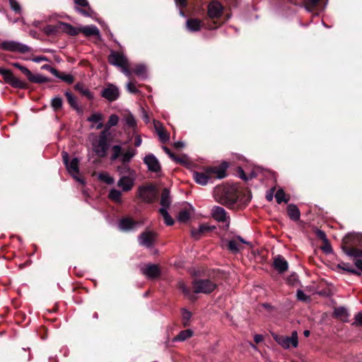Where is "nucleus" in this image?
I'll return each mask as SVG.
<instances>
[{"label": "nucleus", "instance_id": "f257e3e1", "mask_svg": "<svg viewBox=\"0 0 362 362\" xmlns=\"http://www.w3.org/2000/svg\"><path fill=\"white\" fill-rule=\"evenodd\" d=\"M92 148L95 154L100 158H104L106 156L108 144L105 131L101 132L98 137L93 141Z\"/></svg>", "mask_w": 362, "mask_h": 362}, {"label": "nucleus", "instance_id": "f03ea898", "mask_svg": "<svg viewBox=\"0 0 362 362\" xmlns=\"http://www.w3.org/2000/svg\"><path fill=\"white\" fill-rule=\"evenodd\" d=\"M272 337L279 345L285 349H288L291 347L296 348L298 345V333L296 331H293L291 337L272 334Z\"/></svg>", "mask_w": 362, "mask_h": 362}, {"label": "nucleus", "instance_id": "7ed1b4c3", "mask_svg": "<svg viewBox=\"0 0 362 362\" xmlns=\"http://www.w3.org/2000/svg\"><path fill=\"white\" fill-rule=\"evenodd\" d=\"M62 159L68 172L76 179L78 182L83 184L84 182L81 179L78 175L79 173L78 163L79 160L77 158H74L69 161V156L67 152L62 151Z\"/></svg>", "mask_w": 362, "mask_h": 362}, {"label": "nucleus", "instance_id": "20e7f679", "mask_svg": "<svg viewBox=\"0 0 362 362\" xmlns=\"http://www.w3.org/2000/svg\"><path fill=\"white\" fill-rule=\"evenodd\" d=\"M216 283L209 279H196L192 282L194 293H210L216 289Z\"/></svg>", "mask_w": 362, "mask_h": 362}, {"label": "nucleus", "instance_id": "39448f33", "mask_svg": "<svg viewBox=\"0 0 362 362\" xmlns=\"http://www.w3.org/2000/svg\"><path fill=\"white\" fill-rule=\"evenodd\" d=\"M1 48L5 51L18 52L21 54L28 53L31 48L26 45L13 40H6L1 43Z\"/></svg>", "mask_w": 362, "mask_h": 362}, {"label": "nucleus", "instance_id": "423d86ee", "mask_svg": "<svg viewBox=\"0 0 362 362\" xmlns=\"http://www.w3.org/2000/svg\"><path fill=\"white\" fill-rule=\"evenodd\" d=\"M223 197L218 202L228 207H233L238 199V195L235 189L233 187L223 189Z\"/></svg>", "mask_w": 362, "mask_h": 362}, {"label": "nucleus", "instance_id": "0eeeda50", "mask_svg": "<svg viewBox=\"0 0 362 362\" xmlns=\"http://www.w3.org/2000/svg\"><path fill=\"white\" fill-rule=\"evenodd\" d=\"M138 197L145 202H152L156 197V191L153 185L140 186L138 189Z\"/></svg>", "mask_w": 362, "mask_h": 362}, {"label": "nucleus", "instance_id": "6e6552de", "mask_svg": "<svg viewBox=\"0 0 362 362\" xmlns=\"http://www.w3.org/2000/svg\"><path fill=\"white\" fill-rule=\"evenodd\" d=\"M108 62L110 64L119 69L129 62L127 58L122 52L113 50L110 52L108 56Z\"/></svg>", "mask_w": 362, "mask_h": 362}, {"label": "nucleus", "instance_id": "1a4fd4ad", "mask_svg": "<svg viewBox=\"0 0 362 362\" xmlns=\"http://www.w3.org/2000/svg\"><path fill=\"white\" fill-rule=\"evenodd\" d=\"M136 176H126L124 175L118 180L117 185L124 192L131 191L135 184Z\"/></svg>", "mask_w": 362, "mask_h": 362}, {"label": "nucleus", "instance_id": "9d476101", "mask_svg": "<svg viewBox=\"0 0 362 362\" xmlns=\"http://www.w3.org/2000/svg\"><path fill=\"white\" fill-rule=\"evenodd\" d=\"M228 167V164L226 162H223L220 166L206 168L207 173L209 175L211 179L214 177L222 179L226 176V169Z\"/></svg>", "mask_w": 362, "mask_h": 362}, {"label": "nucleus", "instance_id": "9b49d317", "mask_svg": "<svg viewBox=\"0 0 362 362\" xmlns=\"http://www.w3.org/2000/svg\"><path fill=\"white\" fill-rule=\"evenodd\" d=\"M102 96L110 102L116 100L119 97V88L113 85L108 84L102 92Z\"/></svg>", "mask_w": 362, "mask_h": 362}, {"label": "nucleus", "instance_id": "f8f14e48", "mask_svg": "<svg viewBox=\"0 0 362 362\" xmlns=\"http://www.w3.org/2000/svg\"><path fill=\"white\" fill-rule=\"evenodd\" d=\"M212 217L218 222L226 223L227 227L229 226V216L226 210L218 206H215L211 209Z\"/></svg>", "mask_w": 362, "mask_h": 362}, {"label": "nucleus", "instance_id": "ddd939ff", "mask_svg": "<svg viewBox=\"0 0 362 362\" xmlns=\"http://www.w3.org/2000/svg\"><path fill=\"white\" fill-rule=\"evenodd\" d=\"M144 163L147 165L148 170L153 173H158L160 170V165L158 160L153 154H148L144 158Z\"/></svg>", "mask_w": 362, "mask_h": 362}, {"label": "nucleus", "instance_id": "4468645a", "mask_svg": "<svg viewBox=\"0 0 362 362\" xmlns=\"http://www.w3.org/2000/svg\"><path fill=\"white\" fill-rule=\"evenodd\" d=\"M141 272L148 279H156L160 274V270L158 265L153 264H147L141 268Z\"/></svg>", "mask_w": 362, "mask_h": 362}, {"label": "nucleus", "instance_id": "2eb2a0df", "mask_svg": "<svg viewBox=\"0 0 362 362\" xmlns=\"http://www.w3.org/2000/svg\"><path fill=\"white\" fill-rule=\"evenodd\" d=\"M242 244H249V243L245 241L240 236H238L227 241L228 249L233 253H237L242 250Z\"/></svg>", "mask_w": 362, "mask_h": 362}, {"label": "nucleus", "instance_id": "dca6fc26", "mask_svg": "<svg viewBox=\"0 0 362 362\" xmlns=\"http://www.w3.org/2000/svg\"><path fill=\"white\" fill-rule=\"evenodd\" d=\"M156 235L151 231H146L141 233L139 237V243L141 245L151 247L155 241Z\"/></svg>", "mask_w": 362, "mask_h": 362}, {"label": "nucleus", "instance_id": "f3484780", "mask_svg": "<svg viewBox=\"0 0 362 362\" xmlns=\"http://www.w3.org/2000/svg\"><path fill=\"white\" fill-rule=\"evenodd\" d=\"M223 6L216 1L211 2L208 6V16L211 18H218L221 16Z\"/></svg>", "mask_w": 362, "mask_h": 362}, {"label": "nucleus", "instance_id": "a211bd4d", "mask_svg": "<svg viewBox=\"0 0 362 362\" xmlns=\"http://www.w3.org/2000/svg\"><path fill=\"white\" fill-rule=\"evenodd\" d=\"M103 115L100 112H94L87 118V121L92 123L90 127L100 129L103 127Z\"/></svg>", "mask_w": 362, "mask_h": 362}, {"label": "nucleus", "instance_id": "6ab92c4d", "mask_svg": "<svg viewBox=\"0 0 362 362\" xmlns=\"http://www.w3.org/2000/svg\"><path fill=\"white\" fill-rule=\"evenodd\" d=\"M215 229L214 226H210L207 224H201L197 228H192L191 230L192 236L197 240L205 233Z\"/></svg>", "mask_w": 362, "mask_h": 362}, {"label": "nucleus", "instance_id": "aec40b11", "mask_svg": "<svg viewBox=\"0 0 362 362\" xmlns=\"http://www.w3.org/2000/svg\"><path fill=\"white\" fill-rule=\"evenodd\" d=\"M192 177L194 181L201 185H206L211 180L209 175L207 173V169L204 172H193Z\"/></svg>", "mask_w": 362, "mask_h": 362}, {"label": "nucleus", "instance_id": "412c9836", "mask_svg": "<svg viewBox=\"0 0 362 362\" xmlns=\"http://www.w3.org/2000/svg\"><path fill=\"white\" fill-rule=\"evenodd\" d=\"M274 269L279 273H284L287 271L288 268V264L287 261L282 256H277L274 260Z\"/></svg>", "mask_w": 362, "mask_h": 362}, {"label": "nucleus", "instance_id": "4be33fe9", "mask_svg": "<svg viewBox=\"0 0 362 362\" xmlns=\"http://www.w3.org/2000/svg\"><path fill=\"white\" fill-rule=\"evenodd\" d=\"M61 33H66L71 36H76L80 33V27H74L72 25L59 21Z\"/></svg>", "mask_w": 362, "mask_h": 362}, {"label": "nucleus", "instance_id": "5701e85b", "mask_svg": "<svg viewBox=\"0 0 362 362\" xmlns=\"http://www.w3.org/2000/svg\"><path fill=\"white\" fill-rule=\"evenodd\" d=\"M80 33H82L86 37L93 35L100 37L99 29L93 25L80 27Z\"/></svg>", "mask_w": 362, "mask_h": 362}, {"label": "nucleus", "instance_id": "b1692460", "mask_svg": "<svg viewBox=\"0 0 362 362\" xmlns=\"http://www.w3.org/2000/svg\"><path fill=\"white\" fill-rule=\"evenodd\" d=\"M154 127L160 141L163 143L167 142L170 139V135L163 125L159 122H154Z\"/></svg>", "mask_w": 362, "mask_h": 362}, {"label": "nucleus", "instance_id": "393cba45", "mask_svg": "<svg viewBox=\"0 0 362 362\" xmlns=\"http://www.w3.org/2000/svg\"><path fill=\"white\" fill-rule=\"evenodd\" d=\"M333 315L334 317L343 322H348L349 317V313L347 309L344 307L335 308Z\"/></svg>", "mask_w": 362, "mask_h": 362}, {"label": "nucleus", "instance_id": "a878e982", "mask_svg": "<svg viewBox=\"0 0 362 362\" xmlns=\"http://www.w3.org/2000/svg\"><path fill=\"white\" fill-rule=\"evenodd\" d=\"M186 26L189 31L197 32L201 29L202 26V22L197 18H190L187 21Z\"/></svg>", "mask_w": 362, "mask_h": 362}, {"label": "nucleus", "instance_id": "bb28decb", "mask_svg": "<svg viewBox=\"0 0 362 362\" xmlns=\"http://www.w3.org/2000/svg\"><path fill=\"white\" fill-rule=\"evenodd\" d=\"M122 191L115 188H112L110 190L108 194V198L112 202L117 204L122 203Z\"/></svg>", "mask_w": 362, "mask_h": 362}, {"label": "nucleus", "instance_id": "cd10ccee", "mask_svg": "<svg viewBox=\"0 0 362 362\" xmlns=\"http://www.w3.org/2000/svg\"><path fill=\"white\" fill-rule=\"evenodd\" d=\"M171 204V199L170 197V191L168 189L165 188L162 191L160 197V205L161 208H165L168 209Z\"/></svg>", "mask_w": 362, "mask_h": 362}, {"label": "nucleus", "instance_id": "c85d7f7f", "mask_svg": "<svg viewBox=\"0 0 362 362\" xmlns=\"http://www.w3.org/2000/svg\"><path fill=\"white\" fill-rule=\"evenodd\" d=\"M287 212L289 218L294 221H297L299 220L300 214L298 208L294 204H289L287 207Z\"/></svg>", "mask_w": 362, "mask_h": 362}, {"label": "nucleus", "instance_id": "c756f323", "mask_svg": "<svg viewBox=\"0 0 362 362\" xmlns=\"http://www.w3.org/2000/svg\"><path fill=\"white\" fill-rule=\"evenodd\" d=\"M136 225V222L129 218H123L119 223V227L122 230H129L134 228Z\"/></svg>", "mask_w": 362, "mask_h": 362}, {"label": "nucleus", "instance_id": "7c9ffc66", "mask_svg": "<svg viewBox=\"0 0 362 362\" xmlns=\"http://www.w3.org/2000/svg\"><path fill=\"white\" fill-rule=\"evenodd\" d=\"M42 30L47 35H57L61 33L59 21L55 25H47Z\"/></svg>", "mask_w": 362, "mask_h": 362}, {"label": "nucleus", "instance_id": "2f4dec72", "mask_svg": "<svg viewBox=\"0 0 362 362\" xmlns=\"http://www.w3.org/2000/svg\"><path fill=\"white\" fill-rule=\"evenodd\" d=\"M117 171L121 176L126 175V176H136V172L132 169L127 163H123L122 165L117 167Z\"/></svg>", "mask_w": 362, "mask_h": 362}, {"label": "nucleus", "instance_id": "473e14b6", "mask_svg": "<svg viewBox=\"0 0 362 362\" xmlns=\"http://www.w3.org/2000/svg\"><path fill=\"white\" fill-rule=\"evenodd\" d=\"M136 151L133 148L127 149L124 153L121 154L120 160L122 163H128L132 159V158L136 155Z\"/></svg>", "mask_w": 362, "mask_h": 362}, {"label": "nucleus", "instance_id": "72a5a7b5", "mask_svg": "<svg viewBox=\"0 0 362 362\" xmlns=\"http://www.w3.org/2000/svg\"><path fill=\"white\" fill-rule=\"evenodd\" d=\"M178 287L187 298L192 300H194L196 299L194 294V293L191 292L190 289L185 285L183 281L179 282Z\"/></svg>", "mask_w": 362, "mask_h": 362}, {"label": "nucleus", "instance_id": "f704fd0d", "mask_svg": "<svg viewBox=\"0 0 362 362\" xmlns=\"http://www.w3.org/2000/svg\"><path fill=\"white\" fill-rule=\"evenodd\" d=\"M160 215L163 216L165 223L167 226H172L174 223V221L172 217L169 215L168 210L165 208H160L159 209Z\"/></svg>", "mask_w": 362, "mask_h": 362}, {"label": "nucleus", "instance_id": "c9c22d12", "mask_svg": "<svg viewBox=\"0 0 362 362\" xmlns=\"http://www.w3.org/2000/svg\"><path fill=\"white\" fill-rule=\"evenodd\" d=\"M119 117L116 115H111L109 117L107 122L105 124V130L106 132L114 126H116L118 124Z\"/></svg>", "mask_w": 362, "mask_h": 362}, {"label": "nucleus", "instance_id": "e433bc0d", "mask_svg": "<svg viewBox=\"0 0 362 362\" xmlns=\"http://www.w3.org/2000/svg\"><path fill=\"white\" fill-rule=\"evenodd\" d=\"M192 336V331L190 329H185L182 332H180L175 337V341H185L187 339L191 337Z\"/></svg>", "mask_w": 362, "mask_h": 362}, {"label": "nucleus", "instance_id": "4c0bfd02", "mask_svg": "<svg viewBox=\"0 0 362 362\" xmlns=\"http://www.w3.org/2000/svg\"><path fill=\"white\" fill-rule=\"evenodd\" d=\"M28 79L31 82L38 83H45V82L49 81V79L47 77H45L41 74L34 75L32 73H31V76H28Z\"/></svg>", "mask_w": 362, "mask_h": 362}, {"label": "nucleus", "instance_id": "58836bf2", "mask_svg": "<svg viewBox=\"0 0 362 362\" xmlns=\"http://www.w3.org/2000/svg\"><path fill=\"white\" fill-rule=\"evenodd\" d=\"M163 149L166 154L169 156V157L174 161L178 163H184L186 158H179L176 156L173 153H172L170 149L166 146H163Z\"/></svg>", "mask_w": 362, "mask_h": 362}, {"label": "nucleus", "instance_id": "ea45409f", "mask_svg": "<svg viewBox=\"0 0 362 362\" xmlns=\"http://www.w3.org/2000/svg\"><path fill=\"white\" fill-rule=\"evenodd\" d=\"M98 179L106 184L112 185L114 183V178L110 175L107 173H101L98 175Z\"/></svg>", "mask_w": 362, "mask_h": 362}, {"label": "nucleus", "instance_id": "a19ab883", "mask_svg": "<svg viewBox=\"0 0 362 362\" xmlns=\"http://www.w3.org/2000/svg\"><path fill=\"white\" fill-rule=\"evenodd\" d=\"M0 74L4 77L5 81L8 83H9L15 76L10 70L5 69H0Z\"/></svg>", "mask_w": 362, "mask_h": 362}, {"label": "nucleus", "instance_id": "79ce46f5", "mask_svg": "<svg viewBox=\"0 0 362 362\" xmlns=\"http://www.w3.org/2000/svg\"><path fill=\"white\" fill-rule=\"evenodd\" d=\"M338 267L351 274L360 275V273L352 267H351L348 263L341 262L338 264Z\"/></svg>", "mask_w": 362, "mask_h": 362}, {"label": "nucleus", "instance_id": "37998d69", "mask_svg": "<svg viewBox=\"0 0 362 362\" xmlns=\"http://www.w3.org/2000/svg\"><path fill=\"white\" fill-rule=\"evenodd\" d=\"M133 72L139 76L145 77L146 74V66L142 64H138L133 69Z\"/></svg>", "mask_w": 362, "mask_h": 362}, {"label": "nucleus", "instance_id": "c03bdc74", "mask_svg": "<svg viewBox=\"0 0 362 362\" xmlns=\"http://www.w3.org/2000/svg\"><path fill=\"white\" fill-rule=\"evenodd\" d=\"M112 153L111 157H110L112 160H115L119 156L121 157L122 148H121L120 146H119V145L113 146L112 147Z\"/></svg>", "mask_w": 362, "mask_h": 362}, {"label": "nucleus", "instance_id": "a18cd8bd", "mask_svg": "<svg viewBox=\"0 0 362 362\" xmlns=\"http://www.w3.org/2000/svg\"><path fill=\"white\" fill-rule=\"evenodd\" d=\"M285 197V192L281 189H278L275 194V198L278 204H280L282 202L287 203L288 199H286Z\"/></svg>", "mask_w": 362, "mask_h": 362}, {"label": "nucleus", "instance_id": "49530a36", "mask_svg": "<svg viewBox=\"0 0 362 362\" xmlns=\"http://www.w3.org/2000/svg\"><path fill=\"white\" fill-rule=\"evenodd\" d=\"M346 255L354 257H362V249L351 248L346 252Z\"/></svg>", "mask_w": 362, "mask_h": 362}, {"label": "nucleus", "instance_id": "de8ad7c7", "mask_svg": "<svg viewBox=\"0 0 362 362\" xmlns=\"http://www.w3.org/2000/svg\"><path fill=\"white\" fill-rule=\"evenodd\" d=\"M190 216H191V212L189 211V210H187V209L182 210L179 213L178 220L181 222H186L189 218Z\"/></svg>", "mask_w": 362, "mask_h": 362}, {"label": "nucleus", "instance_id": "09e8293b", "mask_svg": "<svg viewBox=\"0 0 362 362\" xmlns=\"http://www.w3.org/2000/svg\"><path fill=\"white\" fill-rule=\"evenodd\" d=\"M14 88H23L25 87V83L21 81L17 77L14 76L11 81L9 83Z\"/></svg>", "mask_w": 362, "mask_h": 362}, {"label": "nucleus", "instance_id": "8fccbe9b", "mask_svg": "<svg viewBox=\"0 0 362 362\" xmlns=\"http://www.w3.org/2000/svg\"><path fill=\"white\" fill-rule=\"evenodd\" d=\"M55 76L69 84L72 83L74 81V76L71 74H60L58 72V75Z\"/></svg>", "mask_w": 362, "mask_h": 362}, {"label": "nucleus", "instance_id": "3c124183", "mask_svg": "<svg viewBox=\"0 0 362 362\" xmlns=\"http://www.w3.org/2000/svg\"><path fill=\"white\" fill-rule=\"evenodd\" d=\"M76 88L77 90H78L83 95H86L88 98H89V99L93 98V95L90 92V90L86 88H83L81 85L76 84Z\"/></svg>", "mask_w": 362, "mask_h": 362}, {"label": "nucleus", "instance_id": "603ef678", "mask_svg": "<svg viewBox=\"0 0 362 362\" xmlns=\"http://www.w3.org/2000/svg\"><path fill=\"white\" fill-rule=\"evenodd\" d=\"M65 95L70 105L74 108H76L77 102L76 98L70 92H66Z\"/></svg>", "mask_w": 362, "mask_h": 362}, {"label": "nucleus", "instance_id": "864d4df0", "mask_svg": "<svg viewBox=\"0 0 362 362\" xmlns=\"http://www.w3.org/2000/svg\"><path fill=\"white\" fill-rule=\"evenodd\" d=\"M13 66L18 69L24 75L27 76V78L31 76V71L25 66H23L18 63H13Z\"/></svg>", "mask_w": 362, "mask_h": 362}, {"label": "nucleus", "instance_id": "5fc2aeb1", "mask_svg": "<svg viewBox=\"0 0 362 362\" xmlns=\"http://www.w3.org/2000/svg\"><path fill=\"white\" fill-rule=\"evenodd\" d=\"M320 1V0H306L305 2V6L308 11H311Z\"/></svg>", "mask_w": 362, "mask_h": 362}, {"label": "nucleus", "instance_id": "6e6d98bb", "mask_svg": "<svg viewBox=\"0 0 362 362\" xmlns=\"http://www.w3.org/2000/svg\"><path fill=\"white\" fill-rule=\"evenodd\" d=\"M62 105V100L59 97H55L52 100V106L54 110L59 109Z\"/></svg>", "mask_w": 362, "mask_h": 362}, {"label": "nucleus", "instance_id": "4d7b16f0", "mask_svg": "<svg viewBox=\"0 0 362 362\" xmlns=\"http://www.w3.org/2000/svg\"><path fill=\"white\" fill-rule=\"evenodd\" d=\"M127 90L131 93H138V89L136 86V83L133 81H129L127 84Z\"/></svg>", "mask_w": 362, "mask_h": 362}, {"label": "nucleus", "instance_id": "13d9d810", "mask_svg": "<svg viewBox=\"0 0 362 362\" xmlns=\"http://www.w3.org/2000/svg\"><path fill=\"white\" fill-rule=\"evenodd\" d=\"M126 124L129 127H134L136 125V120L134 116L131 114H129L125 117Z\"/></svg>", "mask_w": 362, "mask_h": 362}, {"label": "nucleus", "instance_id": "bf43d9fd", "mask_svg": "<svg viewBox=\"0 0 362 362\" xmlns=\"http://www.w3.org/2000/svg\"><path fill=\"white\" fill-rule=\"evenodd\" d=\"M86 8L87 9H82L79 8H76V9L78 13H80L81 15L84 16H91V14L93 13L92 9L89 6Z\"/></svg>", "mask_w": 362, "mask_h": 362}, {"label": "nucleus", "instance_id": "052dcab7", "mask_svg": "<svg viewBox=\"0 0 362 362\" xmlns=\"http://www.w3.org/2000/svg\"><path fill=\"white\" fill-rule=\"evenodd\" d=\"M9 4L11 6V8L16 13H20L21 8L19 4L15 1V0H10Z\"/></svg>", "mask_w": 362, "mask_h": 362}, {"label": "nucleus", "instance_id": "680f3d73", "mask_svg": "<svg viewBox=\"0 0 362 362\" xmlns=\"http://www.w3.org/2000/svg\"><path fill=\"white\" fill-rule=\"evenodd\" d=\"M354 325L362 326V312H359L354 317Z\"/></svg>", "mask_w": 362, "mask_h": 362}, {"label": "nucleus", "instance_id": "e2e57ef3", "mask_svg": "<svg viewBox=\"0 0 362 362\" xmlns=\"http://www.w3.org/2000/svg\"><path fill=\"white\" fill-rule=\"evenodd\" d=\"M120 70L124 75L129 77L132 75V73L133 72V71H132L129 69V62L126 64L124 66L121 67Z\"/></svg>", "mask_w": 362, "mask_h": 362}, {"label": "nucleus", "instance_id": "0e129e2a", "mask_svg": "<svg viewBox=\"0 0 362 362\" xmlns=\"http://www.w3.org/2000/svg\"><path fill=\"white\" fill-rule=\"evenodd\" d=\"M42 69H45V70L49 71L54 76H57L58 75V71L56 69L52 67L49 64H44L43 66H42Z\"/></svg>", "mask_w": 362, "mask_h": 362}, {"label": "nucleus", "instance_id": "69168bd1", "mask_svg": "<svg viewBox=\"0 0 362 362\" xmlns=\"http://www.w3.org/2000/svg\"><path fill=\"white\" fill-rule=\"evenodd\" d=\"M182 315L183 320L185 322H188L192 317V313L189 311H188L187 310L183 308L182 310Z\"/></svg>", "mask_w": 362, "mask_h": 362}, {"label": "nucleus", "instance_id": "338daca9", "mask_svg": "<svg viewBox=\"0 0 362 362\" xmlns=\"http://www.w3.org/2000/svg\"><path fill=\"white\" fill-rule=\"evenodd\" d=\"M297 298L298 300L302 301H305L308 297L305 294V293L300 290L297 291Z\"/></svg>", "mask_w": 362, "mask_h": 362}, {"label": "nucleus", "instance_id": "774afa93", "mask_svg": "<svg viewBox=\"0 0 362 362\" xmlns=\"http://www.w3.org/2000/svg\"><path fill=\"white\" fill-rule=\"evenodd\" d=\"M75 4L81 7H88V2L87 0H74Z\"/></svg>", "mask_w": 362, "mask_h": 362}]
</instances>
